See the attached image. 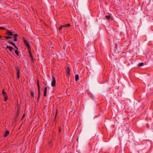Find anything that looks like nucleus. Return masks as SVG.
Instances as JSON below:
<instances>
[{
	"label": "nucleus",
	"instance_id": "obj_1",
	"mask_svg": "<svg viewBox=\"0 0 153 153\" xmlns=\"http://www.w3.org/2000/svg\"><path fill=\"white\" fill-rule=\"evenodd\" d=\"M36 94V91L34 89L30 90V95L32 96V97H33V98H35V99L36 98V96H35Z\"/></svg>",
	"mask_w": 153,
	"mask_h": 153
},
{
	"label": "nucleus",
	"instance_id": "obj_2",
	"mask_svg": "<svg viewBox=\"0 0 153 153\" xmlns=\"http://www.w3.org/2000/svg\"><path fill=\"white\" fill-rule=\"evenodd\" d=\"M16 78L18 79H19L20 78L19 74H20V69L19 67L16 68Z\"/></svg>",
	"mask_w": 153,
	"mask_h": 153
},
{
	"label": "nucleus",
	"instance_id": "obj_3",
	"mask_svg": "<svg viewBox=\"0 0 153 153\" xmlns=\"http://www.w3.org/2000/svg\"><path fill=\"white\" fill-rule=\"evenodd\" d=\"M2 94L4 97V101L6 102L8 99V97L7 96L6 93L4 91V90H3L2 91Z\"/></svg>",
	"mask_w": 153,
	"mask_h": 153
},
{
	"label": "nucleus",
	"instance_id": "obj_4",
	"mask_svg": "<svg viewBox=\"0 0 153 153\" xmlns=\"http://www.w3.org/2000/svg\"><path fill=\"white\" fill-rule=\"evenodd\" d=\"M52 80L51 82V85L52 87H54L56 86V79L54 76H52Z\"/></svg>",
	"mask_w": 153,
	"mask_h": 153
},
{
	"label": "nucleus",
	"instance_id": "obj_5",
	"mask_svg": "<svg viewBox=\"0 0 153 153\" xmlns=\"http://www.w3.org/2000/svg\"><path fill=\"white\" fill-rule=\"evenodd\" d=\"M24 43L25 44L27 48L28 49L29 48H30V45L29 44L27 40L25 39H24Z\"/></svg>",
	"mask_w": 153,
	"mask_h": 153
},
{
	"label": "nucleus",
	"instance_id": "obj_6",
	"mask_svg": "<svg viewBox=\"0 0 153 153\" xmlns=\"http://www.w3.org/2000/svg\"><path fill=\"white\" fill-rule=\"evenodd\" d=\"M66 72L67 74V75L68 76H69L70 74V69L68 67H66Z\"/></svg>",
	"mask_w": 153,
	"mask_h": 153
},
{
	"label": "nucleus",
	"instance_id": "obj_7",
	"mask_svg": "<svg viewBox=\"0 0 153 153\" xmlns=\"http://www.w3.org/2000/svg\"><path fill=\"white\" fill-rule=\"evenodd\" d=\"M47 87H46L44 89V96L46 97L47 95Z\"/></svg>",
	"mask_w": 153,
	"mask_h": 153
},
{
	"label": "nucleus",
	"instance_id": "obj_8",
	"mask_svg": "<svg viewBox=\"0 0 153 153\" xmlns=\"http://www.w3.org/2000/svg\"><path fill=\"white\" fill-rule=\"evenodd\" d=\"M38 90V97H37V100L38 101H39L41 95V93L40 91V89Z\"/></svg>",
	"mask_w": 153,
	"mask_h": 153
},
{
	"label": "nucleus",
	"instance_id": "obj_9",
	"mask_svg": "<svg viewBox=\"0 0 153 153\" xmlns=\"http://www.w3.org/2000/svg\"><path fill=\"white\" fill-rule=\"evenodd\" d=\"M6 48L7 49H9L10 52H11L14 49V48L13 47L10 46H7Z\"/></svg>",
	"mask_w": 153,
	"mask_h": 153
},
{
	"label": "nucleus",
	"instance_id": "obj_10",
	"mask_svg": "<svg viewBox=\"0 0 153 153\" xmlns=\"http://www.w3.org/2000/svg\"><path fill=\"white\" fill-rule=\"evenodd\" d=\"M7 34L10 36H13V32L8 30L7 31Z\"/></svg>",
	"mask_w": 153,
	"mask_h": 153
},
{
	"label": "nucleus",
	"instance_id": "obj_11",
	"mask_svg": "<svg viewBox=\"0 0 153 153\" xmlns=\"http://www.w3.org/2000/svg\"><path fill=\"white\" fill-rule=\"evenodd\" d=\"M9 134V131H7L4 133V137H6Z\"/></svg>",
	"mask_w": 153,
	"mask_h": 153
},
{
	"label": "nucleus",
	"instance_id": "obj_12",
	"mask_svg": "<svg viewBox=\"0 0 153 153\" xmlns=\"http://www.w3.org/2000/svg\"><path fill=\"white\" fill-rule=\"evenodd\" d=\"M8 43L10 44H11L13 46L15 44L13 42L11 41H8Z\"/></svg>",
	"mask_w": 153,
	"mask_h": 153
},
{
	"label": "nucleus",
	"instance_id": "obj_13",
	"mask_svg": "<svg viewBox=\"0 0 153 153\" xmlns=\"http://www.w3.org/2000/svg\"><path fill=\"white\" fill-rule=\"evenodd\" d=\"M79 79V75L78 74L76 75L75 76V80L76 81H77Z\"/></svg>",
	"mask_w": 153,
	"mask_h": 153
},
{
	"label": "nucleus",
	"instance_id": "obj_14",
	"mask_svg": "<svg viewBox=\"0 0 153 153\" xmlns=\"http://www.w3.org/2000/svg\"><path fill=\"white\" fill-rule=\"evenodd\" d=\"M106 18L108 20H109L111 18V16L110 15H106L105 16Z\"/></svg>",
	"mask_w": 153,
	"mask_h": 153
},
{
	"label": "nucleus",
	"instance_id": "obj_15",
	"mask_svg": "<svg viewBox=\"0 0 153 153\" xmlns=\"http://www.w3.org/2000/svg\"><path fill=\"white\" fill-rule=\"evenodd\" d=\"M37 85L38 87V90L40 89L39 85V81L38 80H37Z\"/></svg>",
	"mask_w": 153,
	"mask_h": 153
},
{
	"label": "nucleus",
	"instance_id": "obj_16",
	"mask_svg": "<svg viewBox=\"0 0 153 153\" xmlns=\"http://www.w3.org/2000/svg\"><path fill=\"white\" fill-rule=\"evenodd\" d=\"M15 54L17 56H18L19 55V52L17 50H16L15 51Z\"/></svg>",
	"mask_w": 153,
	"mask_h": 153
},
{
	"label": "nucleus",
	"instance_id": "obj_17",
	"mask_svg": "<svg viewBox=\"0 0 153 153\" xmlns=\"http://www.w3.org/2000/svg\"><path fill=\"white\" fill-rule=\"evenodd\" d=\"M143 62H141L138 65V66L139 67H140V66H142L143 65Z\"/></svg>",
	"mask_w": 153,
	"mask_h": 153
},
{
	"label": "nucleus",
	"instance_id": "obj_18",
	"mask_svg": "<svg viewBox=\"0 0 153 153\" xmlns=\"http://www.w3.org/2000/svg\"><path fill=\"white\" fill-rule=\"evenodd\" d=\"M29 55L31 58L33 59V56L31 53V52L30 51H29Z\"/></svg>",
	"mask_w": 153,
	"mask_h": 153
},
{
	"label": "nucleus",
	"instance_id": "obj_19",
	"mask_svg": "<svg viewBox=\"0 0 153 153\" xmlns=\"http://www.w3.org/2000/svg\"><path fill=\"white\" fill-rule=\"evenodd\" d=\"M62 28H63V27H62V25H61L60 26V27H59V31H61V30H62Z\"/></svg>",
	"mask_w": 153,
	"mask_h": 153
},
{
	"label": "nucleus",
	"instance_id": "obj_20",
	"mask_svg": "<svg viewBox=\"0 0 153 153\" xmlns=\"http://www.w3.org/2000/svg\"><path fill=\"white\" fill-rule=\"evenodd\" d=\"M66 27H69L70 26V24L69 23H68L65 25Z\"/></svg>",
	"mask_w": 153,
	"mask_h": 153
},
{
	"label": "nucleus",
	"instance_id": "obj_21",
	"mask_svg": "<svg viewBox=\"0 0 153 153\" xmlns=\"http://www.w3.org/2000/svg\"><path fill=\"white\" fill-rule=\"evenodd\" d=\"M5 38L6 39H11V38H12L10 36H5Z\"/></svg>",
	"mask_w": 153,
	"mask_h": 153
},
{
	"label": "nucleus",
	"instance_id": "obj_22",
	"mask_svg": "<svg viewBox=\"0 0 153 153\" xmlns=\"http://www.w3.org/2000/svg\"><path fill=\"white\" fill-rule=\"evenodd\" d=\"M14 39H13V41L15 42L17 40V37H14Z\"/></svg>",
	"mask_w": 153,
	"mask_h": 153
},
{
	"label": "nucleus",
	"instance_id": "obj_23",
	"mask_svg": "<svg viewBox=\"0 0 153 153\" xmlns=\"http://www.w3.org/2000/svg\"><path fill=\"white\" fill-rule=\"evenodd\" d=\"M13 37H17L18 36V35L16 34H14L13 35Z\"/></svg>",
	"mask_w": 153,
	"mask_h": 153
},
{
	"label": "nucleus",
	"instance_id": "obj_24",
	"mask_svg": "<svg viewBox=\"0 0 153 153\" xmlns=\"http://www.w3.org/2000/svg\"><path fill=\"white\" fill-rule=\"evenodd\" d=\"M1 29L4 30L5 28L2 27H0V30Z\"/></svg>",
	"mask_w": 153,
	"mask_h": 153
},
{
	"label": "nucleus",
	"instance_id": "obj_25",
	"mask_svg": "<svg viewBox=\"0 0 153 153\" xmlns=\"http://www.w3.org/2000/svg\"><path fill=\"white\" fill-rule=\"evenodd\" d=\"M13 46L17 49H18V48H17V47L16 46V45H15V44Z\"/></svg>",
	"mask_w": 153,
	"mask_h": 153
},
{
	"label": "nucleus",
	"instance_id": "obj_26",
	"mask_svg": "<svg viewBox=\"0 0 153 153\" xmlns=\"http://www.w3.org/2000/svg\"><path fill=\"white\" fill-rule=\"evenodd\" d=\"M62 27H66L65 25H62Z\"/></svg>",
	"mask_w": 153,
	"mask_h": 153
},
{
	"label": "nucleus",
	"instance_id": "obj_27",
	"mask_svg": "<svg viewBox=\"0 0 153 153\" xmlns=\"http://www.w3.org/2000/svg\"><path fill=\"white\" fill-rule=\"evenodd\" d=\"M25 114H24L22 116V120L23 118L25 117Z\"/></svg>",
	"mask_w": 153,
	"mask_h": 153
},
{
	"label": "nucleus",
	"instance_id": "obj_28",
	"mask_svg": "<svg viewBox=\"0 0 153 153\" xmlns=\"http://www.w3.org/2000/svg\"><path fill=\"white\" fill-rule=\"evenodd\" d=\"M117 43L115 44V47L116 48H117Z\"/></svg>",
	"mask_w": 153,
	"mask_h": 153
},
{
	"label": "nucleus",
	"instance_id": "obj_29",
	"mask_svg": "<svg viewBox=\"0 0 153 153\" xmlns=\"http://www.w3.org/2000/svg\"><path fill=\"white\" fill-rule=\"evenodd\" d=\"M1 36L0 35V39H1Z\"/></svg>",
	"mask_w": 153,
	"mask_h": 153
},
{
	"label": "nucleus",
	"instance_id": "obj_30",
	"mask_svg": "<svg viewBox=\"0 0 153 153\" xmlns=\"http://www.w3.org/2000/svg\"><path fill=\"white\" fill-rule=\"evenodd\" d=\"M59 131L60 132V128H59Z\"/></svg>",
	"mask_w": 153,
	"mask_h": 153
}]
</instances>
